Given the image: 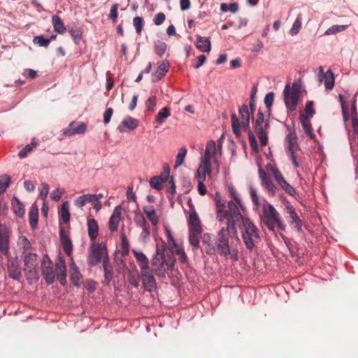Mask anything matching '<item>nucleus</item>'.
<instances>
[{"label": "nucleus", "instance_id": "nucleus-1", "mask_svg": "<svg viewBox=\"0 0 358 358\" xmlns=\"http://www.w3.org/2000/svg\"><path fill=\"white\" fill-rule=\"evenodd\" d=\"M250 194L254 206L257 208L259 207L262 208V211L259 213L260 220L267 229L272 232H275V228L277 227L280 231H285L286 225L284 224L280 213L275 207L266 201L260 203L258 195L255 189L250 188Z\"/></svg>", "mask_w": 358, "mask_h": 358}, {"label": "nucleus", "instance_id": "nucleus-2", "mask_svg": "<svg viewBox=\"0 0 358 358\" xmlns=\"http://www.w3.org/2000/svg\"><path fill=\"white\" fill-rule=\"evenodd\" d=\"M216 208L217 219L220 222H229L231 224H238L242 218L238 207L232 201L227 203V209L225 206V201L219 193H216L214 197Z\"/></svg>", "mask_w": 358, "mask_h": 358}, {"label": "nucleus", "instance_id": "nucleus-3", "mask_svg": "<svg viewBox=\"0 0 358 358\" xmlns=\"http://www.w3.org/2000/svg\"><path fill=\"white\" fill-rule=\"evenodd\" d=\"M176 259L173 252L167 251L165 246L157 247L155 256L151 260L152 271L159 278H164L166 273L173 270Z\"/></svg>", "mask_w": 358, "mask_h": 358}, {"label": "nucleus", "instance_id": "nucleus-4", "mask_svg": "<svg viewBox=\"0 0 358 358\" xmlns=\"http://www.w3.org/2000/svg\"><path fill=\"white\" fill-rule=\"evenodd\" d=\"M238 224H231L229 222H226V226L222 227L218 231L216 238L215 240V245L216 246L217 252L222 257H227L231 255L229 246V236L232 235L236 236Z\"/></svg>", "mask_w": 358, "mask_h": 358}, {"label": "nucleus", "instance_id": "nucleus-5", "mask_svg": "<svg viewBox=\"0 0 358 358\" xmlns=\"http://www.w3.org/2000/svg\"><path fill=\"white\" fill-rule=\"evenodd\" d=\"M242 227V238L247 249L252 250L255 247V239H259V231L255 224L248 217L242 215L241 220L238 223Z\"/></svg>", "mask_w": 358, "mask_h": 358}, {"label": "nucleus", "instance_id": "nucleus-6", "mask_svg": "<svg viewBox=\"0 0 358 358\" xmlns=\"http://www.w3.org/2000/svg\"><path fill=\"white\" fill-rule=\"evenodd\" d=\"M239 117L240 120L235 113L231 116L233 132L238 137L241 134V129H243L244 131L250 129V113L247 105L243 104L239 108Z\"/></svg>", "mask_w": 358, "mask_h": 358}, {"label": "nucleus", "instance_id": "nucleus-7", "mask_svg": "<svg viewBox=\"0 0 358 358\" xmlns=\"http://www.w3.org/2000/svg\"><path fill=\"white\" fill-rule=\"evenodd\" d=\"M106 258L107 260L109 259L106 243L92 242L87 259L88 265L91 267L95 266L101 262L105 261Z\"/></svg>", "mask_w": 358, "mask_h": 358}, {"label": "nucleus", "instance_id": "nucleus-8", "mask_svg": "<svg viewBox=\"0 0 358 358\" xmlns=\"http://www.w3.org/2000/svg\"><path fill=\"white\" fill-rule=\"evenodd\" d=\"M252 124L261 145L266 146L268 144V133L270 128L269 120L265 119L264 113L259 110L256 118L252 121Z\"/></svg>", "mask_w": 358, "mask_h": 358}, {"label": "nucleus", "instance_id": "nucleus-9", "mask_svg": "<svg viewBox=\"0 0 358 358\" xmlns=\"http://www.w3.org/2000/svg\"><path fill=\"white\" fill-rule=\"evenodd\" d=\"M285 103L287 108L290 111H294L296 108L299 98V87L294 83L292 88L289 84H287L284 90Z\"/></svg>", "mask_w": 358, "mask_h": 358}, {"label": "nucleus", "instance_id": "nucleus-10", "mask_svg": "<svg viewBox=\"0 0 358 358\" xmlns=\"http://www.w3.org/2000/svg\"><path fill=\"white\" fill-rule=\"evenodd\" d=\"M24 271L30 278L38 279L37 266L38 265V255L36 253L27 252L24 255Z\"/></svg>", "mask_w": 358, "mask_h": 358}, {"label": "nucleus", "instance_id": "nucleus-11", "mask_svg": "<svg viewBox=\"0 0 358 358\" xmlns=\"http://www.w3.org/2000/svg\"><path fill=\"white\" fill-rule=\"evenodd\" d=\"M10 231L2 224H0V253L6 257H10Z\"/></svg>", "mask_w": 358, "mask_h": 358}, {"label": "nucleus", "instance_id": "nucleus-12", "mask_svg": "<svg viewBox=\"0 0 358 358\" xmlns=\"http://www.w3.org/2000/svg\"><path fill=\"white\" fill-rule=\"evenodd\" d=\"M41 269L46 283L48 285L53 283L55 278V274L53 270L52 262L50 259L48 255H45L43 257Z\"/></svg>", "mask_w": 358, "mask_h": 358}, {"label": "nucleus", "instance_id": "nucleus-13", "mask_svg": "<svg viewBox=\"0 0 358 358\" xmlns=\"http://www.w3.org/2000/svg\"><path fill=\"white\" fill-rule=\"evenodd\" d=\"M150 268L141 271V280L142 281L143 288L151 292L157 287L155 278Z\"/></svg>", "mask_w": 358, "mask_h": 358}, {"label": "nucleus", "instance_id": "nucleus-14", "mask_svg": "<svg viewBox=\"0 0 358 358\" xmlns=\"http://www.w3.org/2000/svg\"><path fill=\"white\" fill-rule=\"evenodd\" d=\"M87 131V125L82 122H71L68 128L63 131V134L66 136H71L76 134H83Z\"/></svg>", "mask_w": 358, "mask_h": 358}, {"label": "nucleus", "instance_id": "nucleus-15", "mask_svg": "<svg viewBox=\"0 0 358 358\" xmlns=\"http://www.w3.org/2000/svg\"><path fill=\"white\" fill-rule=\"evenodd\" d=\"M122 210L121 206H116L113 210L108 222V228L110 232L117 231L120 220H123Z\"/></svg>", "mask_w": 358, "mask_h": 358}, {"label": "nucleus", "instance_id": "nucleus-16", "mask_svg": "<svg viewBox=\"0 0 358 358\" xmlns=\"http://www.w3.org/2000/svg\"><path fill=\"white\" fill-rule=\"evenodd\" d=\"M285 145L289 155L296 154L299 147L297 143V136L294 131H290L285 137Z\"/></svg>", "mask_w": 358, "mask_h": 358}, {"label": "nucleus", "instance_id": "nucleus-17", "mask_svg": "<svg viewBox=\"0 0 358 358\" xmlns=\"http://www.w3.org/2000/svg\"><path fill=\"white\" fill-rule=\"evenodd\" d=\"M286 212L289 215V218L290 220H289V223L291 225H294L293 227L297 232H301L302 220L297 215L295 209L292 206H287Z\"/></svg>", "mask_w": 358, "mask_h": 358}, {"label": "nucleus", "instance_id": "nucleus-18", "mask_svg": "<svg viewBox=\"0 0 358 358\" xmlns=\"http://www.w3.org/2000/svg\"><path fill=\"white\" fill-rule=\"evenodd\" d=\"M7 268L9 277L13 280H20L21 270L15 259L8 258Z\"/></svg>", "mask_w": 358, "mask_h": 358}, {"label": "nucleus", "instance_id": "nucleus-19", "mask_svg": "<svg viewBox=\"0 0 358 358\" xmlns=\"http://www.w3.org/2000/svg\"><path fill=\"white\" fill-rule=\"evenodd\" d=\"M138 126V121L130 116L125 117L122 122L118 125L117 130L124 133L128 131L135 129Z\"/></svg>", "mask_w": 358, "mask_h": 358}, {"label": "nucleus", "instance_id": "nucleus-20", "mask_svg": "<svg viewBox=\"0 0 358 358\" xmlns=\"http://www.w3.org/2000/svg\"><path fill=\"white\" fill-rule=\"evenodd\" d=\"M59 237L64 252L67 256L71 257L72 255L73 244L64 229H60Z\"/></svg>", "mask_w": 358, "mask_h": 358}, {"label": "nucleus", "instance_id": "nucleus-21", "mask_svg": "<svg viewBox=\"0 0 358 358\" xmlns=\"http://www.w3.org/2000/svg\"><path fill=\"white\" fill-rule=\"evenodd\" d=\"M188 231H203L201 221L195 210H192L188 219Z\"/></svg>", "mask_w": 358, "mask_h": 358}, {"label": "nucleus", "instance_id": "nucleus-22", "mask_svg": "<svg viewBox=\"0 0 358 358\" xmlns=\"http://www.w3.org/2000/svg\"><path fill=\"white\" fill-rule=\"evenodd\" d=\"M319 79L320 81L324 80V85L327 90H331L334 86V73L331 70H328L326 73H324L323 68H319Z\"/></svg>", "mask_w": 358, "mask_h": 358}, {"label": "nucleus", "instance_id": "nucleus-23", "mask_svg": "<svg viewBox=\"0 0 358 358\" xmlns=\"http://www.w3.org/2000/svg\"><path fill=\"white\" fill-rule=\"evenodd\" d=\"M259 177L262 181V185L273 195L275 194L276 187L275 185L269 180L265 171L259 168L258 170Z\"/></svg>", "mask_w": 358, "mask_h": 358}, {"label": "nucleus", "instance_id": "nucleus-24", "mask_svg": "<svg viewBox=\"0 0 358 358\" xmlns=\"http://www.w3.org/2000/svg\"><path fill=\"white\" fill-rule=\"evenodd\" d=\"M211 173V164L209 161H206L203 159H201L200 165L196 171V178L197 180H201L203 178V180H206V175H210Z\"/></svg>", "mask_w": 358, "mask_h": 358}, {"label": "nucleus", "instance_id": "nucleus-25", "mask_svg": "<svg viewBox=\"0 0 358 358\" xmlns=\"http://www.w3.org/2000/svg\"><path fill=\"white\" fill-rule=\"evenodd\" d=\"M87 232L90 240L95 242V239L99 235V225L96 220L94 218L87 219Z\"/></svg>", "mask_w": 358, "mask_h": 358}, {"label": "nucleus", "instance_id": "nucleus-26", "mask_svg": "<svg viewBox=\"0 0 358 358\" xmlns=\"http://www.w3.org/2000/svg\"><path fill=\"white\" fill-rule=\"evenodd\" d=\"M102 266L104 271V280L103 282L106 285H109L114 274L113 268L112 265L109 263V259L107 260L106 258L105 261H103Z\"/></svg>", "mask_w": 358, "mask_h": 358}, {"label": "nucleus", "instance_id": "nucleus-27", "mask_svg": "<svg viewBox=\"0 0 358 358\" xmlns=\"http://www.w3.org/2000/svg\"><path fill=\"white\" fill-rule=\"evenodd\" d=\"M132 252L136 259V262L141 268V271L150 268L149 259L145 255L141 252L133 250Z\"/></svg>", "mask_w": 358, "mask_h": 358}, {"label": "nucleus", "instance_id": "nucleus-28", "mask_svg": "<svg viewBox=\"0 0 358 358\" xmlns=\"http://www.w3.org/2000/svg\"><path fill=\"white\" fill-rule=\"evenodd\" d=\"M145 214L148 219L150 221L153 226H157L159 223V217L157 215V212L155 210L153 206H145L143 208Z\"/></svg>", "mask_w": 358, "mask_h": 358}, {"label": "nucleus", "instance_id": "nucleus-29", "mask_svg": "<svg viewBox=\"0 0 358 358\" xmlns=\"http://www.w3.org/2000/svg\"><path fill=\"white\" fill-rule=\"evenodd\" d=\"M12 210L15 215L22 217L24 215L25 210L23 203L15 196L11 201Z\"/></svg>", "mask_w": 358, "mask_h": 358}, {"label": "nucleus", "instance_id": "nucleus-30", "mask_svg": "<svg viewBox=\"0 0 358 358\" xmlns=\"http://www.w3.org/2000/svg\"><path fill=\"white\" fill-rule=\"evenodd\" d=\"M196 46L199 50L204 52H208L211 49L210 39L208 38L202 37L201 36H196Z\"/></svg>", "mask_w": 358, "mask_h": 358}, {"label": "nucleus", "instance_id": "nucleus-31", "mask_svg": "<svg viewBox=\"0 0 358 358\" xmlns=\"http://www.w3.org/2000/svg\"><path fill=\"white\" fill-rule=\"evenodd\" d=\"M357 94H355L351 104V120L355 131H358V113L357 110Z\"/></svg>", "mask_w": 358, "mask_h": 358}, {"label": "nucleus", "instance_id": "nucleus-32", "mask_svg": "<svg viewBox=\"0 0 358 358\" xmlns=\"http://www.w3.org/2000/svg\"><path fill=\"white\" fill-rule=\"evenodd\" d=\"M29 224L32 229H36L38 220V209L36 203H34L30 208L29 213Z\"/></svg>", "mask_w": 358, "mask_h": 358}, {"label": "nucleus", "instance_id": "nucleus-33", "mask_svg": "<svg viewBox=\"0 0 358 358\" xmlns=\"http://www.w3.org/2000/svg\"><path fill=\"white\" fill-rule=\"evenodd\" d=\"M216 151L217 149L215 142L213 141H210L209 142H208L206 145V148L204 152V157H202L201 159H203L206 161L210 162L212 157L215 155Z\"/></svg>", "mask_w": 358, "mask_h": 358}, {"label": "nucleus", "instance_id": "nucleus-34", "mask_svg": "<svg viewBox=\"0 0 358 358\" xmlns=\"http://www.w3.org/2000/svg\"><path fill=\"white\" fill-rule=\"evenodd\" d=\"M301 123L305 133L310 136V138L313 139L315 138V135L313 133L311 124L308 119L305 117L304 114L301 115Z\"/></svg>", "mask_w": 358, "mask_h": 358}, {"label": "nucleus", "instance_id": "nucleus-35", "mask_svg": "<svg viewBox=\"0 0 358 358\" xmlns=\"http://www.w3.org/2000/svg\"><path fill=\"white\" fill-rule=\"evenodd\" d=\"M52 23L54 30L58 34H64L66 31V27L61 17L57 15L52 17Z\"/></svg>", "mask_w": 358, "mask_h": 358}, {"label": "nucleus", "instance_id": "nucleus-36", "mask_svg": "<svg viewBox=\"0 0 358 358\" xmlns=\"http://www.w3.org/2000/svg\"><path fill=\"white\" fill-rule=\"evenodd\" d=\"M17 243L21 250H22V254L24 255L27 252H31L32 249L31 244L28 238L24 236H20L18 238Z\"/></svg>", "mask_w": 358, "mask_h": 358}, {"label": "nucleus", "instance_id": "nucleus-37", "mask_svg": "<svg viewBox=\"0 0 358 358\" xmlns=\"http://www.w3.org/2000/svg\"><path fill=\"white\" fill-rule=\"evenodd\" d=\"M202 232L201 231H189L188 240L189 244L194 248V249L197 250L200 246V237L201 236Z\"/></svg>", "mask_w": 358, "mask_h": 358}, {"label": "nucleus", "instance_id": "nucleus-38", "mask_svg": "<svg viewBox=\"0 0 358 358\" xmlns=\"http://www.w3.org/2000/svg\"><path fill=\"white\" fill-rule=\"evenodd\" d=\"M69 203L68 201L63 202L60 209V216L64 223H69L70 220V213L69 210Z\"/></svg>", "mask_w": 358, "mask_h": 358}, {"label": "nucleus", "instance_id": "nucleus-39", "mask_svg": "<svg viewBox=\"0 0 358 358\" xmlns=\"http://www.w3.org/2000/svg\"><path fill=\"white\" fill-rule=\"evenodd\" d=\"M171 115L170 108L164 107L157 115L155 121L158 124H161L168 117Z\"/></svg>", "mask_w": 358, "mask_h": 358}, {"label": "nucleus", "instance_id": "nucleus-40", "mask_svg": "<svg viewBox=\"0 0 358 358\" xmlns=\"http://www.w3.org/2000/svg\"><path fill=\"white\" fill-rule=\"evenodd\" d=\"M135 222L138 226L143 229V232H145L146 234H150L148 223L143 215H141L140 216H136Z\"/></svg>", "mask_w": 358, "mask_h": 358}, {"label": "nucleus", "instance_id": "nucleus-41", "mask_svg": "<svg viewBox=\"0 0 358 358\" xmlns=\"http://www.w3.org/2000/svg\"><path fill=\"white\" fill-rule=\"evenodd\" d=\"M10 182V178L8 175H2L0 176V194H3L6 191Z\"/></svg>", "mask_w": 358, "mask_h": 358}, {"label": "nucleus", "instance_id": "nucleus-42", "mask_svg": "<svg viewBox=\"0 0 358 358\" xmlns=\"http://www.w3.org/2000/svg\"><path fill=\"white\" fill-rule=\"evenodd\" d=\"M141 272L138 273L136 269L135 270V273H129L128 275L129 282L136 288H137L139 286Z\"/></svg>", "mask_w": 358, "mask_h": 358}, {"label": "nucleus", "instance_id": "nucleus-43", "mask_svg": "<svg viewBox=\"0 0 358 358\" xmlns=\"http://www.w3.org/2000/svg\"><path fill=\"white\" fill-rule=\"evenodd\" d=\"M70 280L72 284H73L75 286L78 287L81 284L83 278L79 270H76L71 272Z\"/></svg>", "mask_w": 358, "mask_h": 358}, {"label": "nucleus", "instance_id": "nucleus-44", "mask_svg": "<svg viewBox=\"0 0 358 358\" xmlns=\"http://www.w3.org/2000/svg\"><path fill=\"white\" fill-rule=\"evenodd\" d=\"M187 151L185 148H182L180 149V150L176 156L175 168H178L183 164L185 158L187 155Z\"/></svg>", "mask_w": 358, "mask_h": 358}, {"label": "nucleus", "instance_id": "nucleus-45", "mask_svg": "<svg viewBox=\"0 0 358 358\" xmlns=\"http://www.w3.org/2000/svg\"><path fill=\"white\" fill-rule=\"evenodd\" d=\"M267 169L268 170L272 171L273 176L278 185H280V183H282L285 180L282 173L277 168L273 167L271 166H267Z\"/></svg>", "mask_w": 358, "mask_h": 358}, {"label": "nucleus", "instance_id": "nucleus-46", "mask_svg": "<svg viewBox=\"0 0 358 358\" xmlns=\"http://www.w3.org/2000/svg\"><path fill=\"white\" fill-rule=\"evenodd\" d=\"M167 45L166 43L160 41H157L155 43V51L157 55L162 57L166 50Z\"/></svg>", "mask_w": 358, "mask_h": 358}, {"label": "nucleus", "instance_id": "nucleus-47", "mask_svg": "<svg viewBox=\"0 0 358 358\" xmlns=\"http://www.w3.org/2000/svg\"><path fill=\"white\" fill-rule=\"evenodd\" d=\"M164 182V180H162V177L159 176H155L151 178L150 181V186L157 189L160 190L162 189V184Z\"/></svg>", "mask_w": 358, "mask_h": 358}, {"label": "nucleus", "instance_id": "nucleus-48", "mask_svg": "<svg viewBox=\"0 0 358 358\" xmlns=\"http://www.w3.org/2000/svg\"><path fill=\"white\" fill-rule=\"evenodd\" d=\"M302 22H301V15H299L295 21L292 24V27L290 29V34L292 36L296 35L299 29L301 27Z\"/></svg>", "mask_w": 358, "mask_h": 358}, {"label": "nucleus", "instance_id": "nucleus-49", "mask_svg": "<svg viewBox=\"0 0 358 358\" xmlns=\"http://www.w3.org/2000/svg\"><path fill=\"white\" fill-rule=\"evenodd\" d=\"M248 133L250 147L255 152H257L259 151V147L255 134L250 129L248 131Z\"/></svg>", "mask_w": 358, "mask_h": 358}, {"label": "nucleus", "instance_id": "nucleus-50", "mask_svg": "<svg viewBox=\"0 0 358 358\" xmlns=\"http://www.w3.org/2000/svg\"><path fill=\"white\" fill-rule=\"evenodd\" d=\"M169 67V63L167 61H164L160 63L158 66V75L157 78L161 79L165 73L168 71Z\"/></svg>", "mask_w": 358, "mask_h": 358}, {"label": "nucleus", "instance_id": "nucleus-51", "mask_svg": "<svg viewBox=\"0 0 358 358\" xmlns=\"http://www.w3.org/2000/svg\"><path fill=\"white\" fill-rule=\"evenodd\" d=\"M36 146V143L31 142V144L27 145L23 149L18 152V157L21 159L24 158L27 155L31 152L34 147Z\"/></svg>", "mask_w": 358, "mask_h": 358}, {"label": "nucleus", "instance_id": "nucleus-52", "mask_svg": "<svg viewBox=\"0 0 358 358\" xmlns=\"http://www.w3.org/2000/svg\"><path fill=\"white\" fill-rule=\"evenodd\" d=\"M287 194H289L290 196H294L296 194V192L295 189L289 185L288 182H287L286 180L282 182V183H280L279 185Z\"/></svg>", "mask_w": 358, "mask_h": 358}, {"label": "nucleus", "instance_id": "nucleus-53", "mask_svg": "<svg viewBox=\"0 0 358 358\" xmlns=\"http://www.w3.org/2000/svg\"><path fill=\"white\" fill-rule=\"evenodd\" d=\"M56 268L57 271V274L66 273V263L62 257H59L57 262H56Z\"/></svg>", "mask_w": 358, "mask_h": 358}, {"label": "nucleus", "instance_id": "nucleus-54", "mask_svg": "<svg viewBox=\"0 0 358 358\" xmlns=\"http://www.w3.org/2000/svg\"><path fill=\"white\" fill-rule=\"evenodd\" d=\"M33 42L41 47H48L50 39L45 38L43 36H37L34 38Z\"/></svg>", "mask_w": 358, "mask_h": 358}, {"label": "nucleus", "instance_id": "nucleus-55", "mask_svg": "<svg viewBox=\"0 0 358 358\" xmlns=\"http://www.w3.org/2000/svg\"><path fill=\"white\" fill-rule=\"evenodd\" d=\"M314 103L313 101H309L306 103L305 108V117L308 119L310 117H313L315 113V110L313 109Z\"/></svg>", "mask_w": 358, "mask_h": 358}, {"label": "nucleus", "instance_id": "nucleus-56", "mask_svg": "<svg viewBox=\"0 0 358 358\" xmlns=\"http://www.w3.org/2000/svg\"><path fill=\"white\" fill-rule=\"evenodd\" d=\"M133 24H134V27L136 29V31L138 34H140L141 32V31H142L143 25V18L139 17V16H136L133 19Z\"/></svg>", "mask_w": 358, "mask_h": 358}, {"label": "nucleus", "instance_id": "nucleus-57", "mask_svg": "<svg viewBox=\"0 0 358 358\" xmlns=\"http://www.w3.org/2000/svg\"><path fill=\"white\" fill-rule=\"evenodd\" d=\"M176 255L178 257V260L181 263H186L187 262V257L182 248L173 250V255Z\"/></svg>", "mask_w": 358, "mask_h": 358}, {"label": "nucleus", "instance_id": "nucleus-58", "mask_svg": "<svg viewBox=\"0 0 358 358\" xmlns=\"http://www.w3.org/2000/svg\"><path fill=\"white\" fill-rule=\"evenodd\" d=\"M169 187L167 189V192L171 194V196H169V199L171 200L173 199L174 194L176 193V185L173 180V178L171 177L169 180Z\"/></svg>", "mask_w": 358, "mask_h": 358}, {"label": "nucleus", "instance_id": "nucleus-59", "mask_svg": "<svg viewBox=\"0 0 358 358\" xmlns=\"http://www.w3.org/2000/svg\"><path fill=\"white\" fill-rule=\"evenodd\" d=\"M69 32L71 37L74 39L75 42L78 43L81 39L82 36L80 31L78 29H69Z\"/></svg>", "mask_w": 358, "mask_h": 358}, {"label": "nucleus", "instance_id": "nucleus-60", "mask_svg": "<svg viewBox=\"0 0 358 358\" xmlns=\"http://www.w3.org/2000/svg\"><path fill=\"white\" fill-rule=\"evenodd\" d=\"M157 98L156 96L150 97L145 102L146 108L150 111H154L156 106Z\"/></svg>", "mask_w": 358, "mask_h": 358}, {"label": "nucleus", "instance_id": "nucleus-61", "mask_svg": "<svg viewBox=\"0 0 358 358\" xmlns=\"http://www.w3.org/2000/svg\"><path fill=\"white\" fill-rule=\"evenodd\" d=\"M345 27H346L344 26V25L332 26L331 27L329 28L326 31V34H328V35L334 34H336L337 32L343 31L345 29Z\"/></svg>", "mask_w": 358, "mask_h": 358}, {"label": "nucleus", "instance_id": "nucleus-62", "mask_svg": "<svg viewBox=\"0 0 358 358\" xmlns=\"http://www.w3.org/2000/svg\"><path fill=\"white\" fill-rule=\"evenodd\" d=\"M48 193H49V185H48V184L44 182L42 184V189L40 192L39 197L41 199L45 200L47 198Z\"/></svg>", "mask_w": 358, "mask_h": 358}, {"label": "nucleus", "instance_id": "nucleus-63", "mask_svg": "<svg viewBox=\"0 0 358 358\" xmlns=\"http://www.w3.org/2000/svg\"><path fill=\"white\" fill-rule=\"evenodd\" d=\"M113 114V109L112 108H107L103 113V122L105 124L109 123L111 117Z\"/></svg>", "mask_w": 358, "mask_h": 358}, {"label": "nucleus", "instance_id": "nucleus-64", "mask_svg": "<svg viewBox=\"0 0 358 358\" xmlns=\"http://www.w3.org/2000/svg\"><path fill=\"white\" fill-rule=\"evenodd\" d=\"M274 101V94L273 92L268 93L264 98V103L267 108H270Z\"/></svg>", "mask_w": 358, "mask_h": 358}]
</instances>
